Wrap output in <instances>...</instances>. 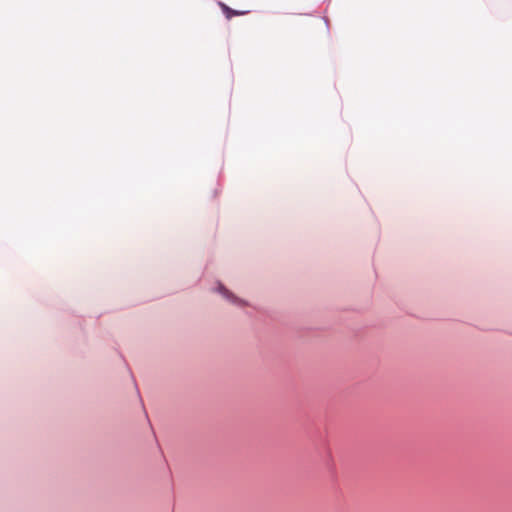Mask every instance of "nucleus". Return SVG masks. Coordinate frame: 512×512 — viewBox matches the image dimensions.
Here are the masks:
<instances>
[{
  "instance_id": "f257e3e1",
  "label": "nucleus",
  "mask_w": 512,
  "mask_h": 512,
  "mask_svg": "<svg viewBox=\"0 0 512 512\" xmlns=\"http://www.w3.org/2000/svg\"><path fill=\"white\" fill-rule=\"evenodd\" d=\"M220 7L223 11V13L225 14V17L230 20L232 17L234 16H240V15H244L246 14L247 12L245 11H237V10H233L231 9L230 7H228L226 4L224 3H220Z\"/></svg>"
},
{
  "instance_id": "f03ea898",
  "label": "nucleus",
  "mask_w": 512,
  "mask_h": 512,
  "mask_svg": "<svg viewBox=\"0 0 512 512\" xmlns=\"http://www.w3.org/2000/svg\"><path fill=\"white\" fill-rule=\"evenodd\" d=\"M220 291L223 293V295H224L225 297H228V298H229V297L231 296V294L229 293V291H228V290H226L223 286H220Z\"/></svg>"
}]
</instances>
